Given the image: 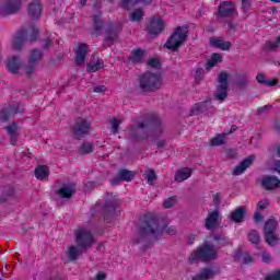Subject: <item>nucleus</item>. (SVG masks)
I'll return each mask as SVG.
<instances>
[{
    "mask_svg": "<svg viewBox=\"0 0 280 280\" xmlns=\"http://www.w3.org/2000/svg\"><path fill=\"white\" fill-rule=\"evenodd\" d=\"M163 235V228L159 224V220L154 217H145L138 232V237L135 238V244L143 242H155Z\"/></svg>",
    "mask_w": 280,
    "mask_h": 280,
    "instance_id": "nucleus-1",
    "label": "nucleus"
},
{
    "mask_svg": "<svg viewBox=\"0 0 280 280\" xmlns=\"http://www.w3.org/2000/svg\"><path fill=\"white\" fill-rule=\"evenodd\" d=\"M163 86V78L159 72H145L139 78V89L143 93L159 91Z\"/></svg>",
    "mask_w": 280,
    "mask_h": 280,
    "instance_id": "nucleus-2",
    "label": "nucleus"
},
{
    "mask_svg": "<svg viewBox=\"0 0 280 280\" xmlns=\"http://www.w3.org/2000/svg\"><path fill=\"white\" fill-rule=\"evenodd\" d=\"M218 257V249L213 245H210L209 242H205L201 247L197 250H194L188 261L189 264H197V261H211Z\"/></svg>",
    "mask_w": 280,
    "mask_h": 280,
    "instance_id": "nucleus-3",
    "label": "nucleus"
},
{
    "mask_svg": "<svg viewBox=\"0 0 280 280\" xmlns=\"http://www.w3.org/2000/svg\"><path fill=\"white\" fill-rule=\"evenodd\" d=\"M36 38H38V28L36 26L22 28L13 37L12 47L15 51H20V49L23 48L25 40H36Z\"/></svg>",
    "mask_w": 280,
    "mask_h": 280,
    "instance_id": "nucleus-4",
    "label": "nucleus"
},
{
    "mask_svg": "<svg viewBox=\"0 0 280 280\" xmlns=\"http://www.w3.org/2000/svg\"><path fill=\"white\" fill-rule=\"evenodd\" d=\"M187 34H189V28L187 26H178L166 40L165 47L172 49V51H176V49L182 47L185 44V40H187Z\"/></svg>",
    "mask_w": 280,
    "mask_h": 280,
    "instance_id": "nucleus-5",
    "label": "nucleus"
},
{
    "mask_svg": "<svg viewBox=\"0 0 280 280\" xmlns=\"http://www.w3.org/2000/svg\"><path fill=\"white\" fill-rule=\"evenodd\" d=\"M219 85L214 92L215 102H224L229 97V73L221 72L218 77Z\"/></svg>",
    "mask_w": 280,
    "mask_h": 280,
    "instance_id": "nucleus-6",
    "label": "nucleus"
},
{
    "mask_svg": "<svg viewBox=\"0 0 280 280\" xmlns=\"http://www.w3.org/2000/svg\"><path fill=\"white\" fill-rule=\"evenodd\" d=\"M91 132V122L84 118H78L72 127V135L77 139H82Z\"/></svg>",
    "mask_w": 280,
    "mask_h": 280,
    "instance_id": "nucleus-7",
    "label": "nucleus"
},
{
    "mask_svg": "<svg viewBox=\"0 0 280 280\" xmlns=\"http://www.w3.org/2000/svg\"><path fill=\"white\" fill-rule=\"evenodd\" d=\"M77 244L80 248H91L93 246V233L86 229H80L75 233Z\"/></svg>",
    "mask_w": 280,
    "mask_h": 280,
    "instance_id": "nucleus-8",
    "label": "nucleus"
},
{
    "mask_svg": "<svg viewBox=\"0 0 280 280\" xmlns=\"http://www.w3.org/2000/svg\"><path fill=\"white\" fill-rule=\"evenodd\" d=\"M23 0H4L0 4V16H8L10 14H16L21 10Z\"/></svg>",
    "mask_w": 280,
    "mask_h": 280,
    "instance_id": "nucleus-9",
    "label": "nucleus"
},
{
    "mask_svg": "<svg viewBox=\"0 0 280 280\" xmlns=\"http://www.w3.org/2000/svg\"><path fill=\"white\" fill-rule=\"evenodd\" d=\"M147 30L149 32V34H151L152 36H156L159 34H161V32H163V30H165V21H163V19L159 18V16H153L148 26Z\"/></svg>",
    "mask_w": 280,
    "mask_h": 280,
    "instance_id": "nucleus-10",
    "label": "nucleus"
},
{
    "mask_svg": "<svg viewBox=\"0 0 280 280\" xmlns=\"http://www.w3.org/2000/svg\"><path fill=\"white\" fill-rule=\"evenodd\" d=\"M199 113H206V115H213L215 113V107L211 105V100L195 104L192 114L199 115Z\"/></svg>",
    "mask_w": 280,
    "mask_h": 280,
    "instance_id": "nucleus-11",
    "label": "nucleus"
},
{
    "mask_svg": "<svg viewBox=\"0 0 280 280\" xmlns=\"http://www.w3.org/2000/svg\"><path fill=\"white\" fill-rule=\"evenodd\" d=\"M43 13V3L38 0H34L28 3L27 5V14L30 19L33 21H36L37 19H40V14Z\"/></svg>",
    "mask_w": 280,
    "mask_h": 280,
    "instance_id": "nucleus-12",
    "label": "nucleus"
},
{
    "mask_svg": "<svg viewBox=\"0 0 280 280\" xmlns=\"http://www.w3.org/2000/svg\"><path fill=\"white\" fill-rule=\"evenodd\" d=\"M236 12L235 3L230 1H224L219 5V16H233Z\"/></svg>",
    "mask_w": 280,
    "mask_h": 280,
    "instance_id": "nucleus-13",
    "label": "nucleus"
},
{
    "mask_svg": "<svg viewBox=\"0 0 280 280\" xmlns=\"http://www.w3.org/2000/svg\"><path fill=\"white\" fill-rule=\"evenodd\" d=\"M218 220H220V212L214 210L208 213V217L205 220V226L208 231L218 229Z\"/></svg>",
    "mask_w": 280,
    "mask_h": 280,
    "instance_id": "nucleus-14",
    "label": "nucleus"
},
{
    "mask_svg": "<svg viewBox=\"0 0 280 280\" xmlns=\"http://www.w3.org/2000/svg\"><path fill=\"white\" fill-rule=\"evenodd\" d=\"M75 62L80 67L86 60V54H89V46L86 44H80L75 49Z\"/></svg>",
    "mask_w": 280,
    "mask_h": 280,
    "instance_id": "nucleus-15",
    "label": "nucleus"
},
{
    "mask_svg": "<svg viewBox=\"0 0 280 280\" xmlns=\"http://www.w3.org/2000/svg\"><path fill=\"white\" fill-rule=\"evenodd\" d=\"M75 194V184H63L57 189V196L69 199Z\"/></svg>",
    "mask_w": 280,
    "mask_h": 280,
    "instance_id": "nucleus-16",
    "label": "nucleus"
},
{
    "mask_svg": "<svg viewBox=\"0 0 280 280\" xmlns=\"http://www.w3.org/2000/svg\"><path fill=\"white\" fill-rule=\"evenodd\" d=\"M261 185L267 191L277 189L280 185V179L277 176H265L262 177Z\"/></svg>",
    "mask_w": 280,
    "mask_h": 280,
    "instance_id": "nucleus-17",
    "label": "nucleus"
},
{
    "mask_svg": "<svg viewBox=\"0 0 280 280\" xmlns=\"http://www.w3.org/2000/svg\"><path fill=\"white\" fill-rule=\"evenodd\" d=\"M23 67V61L21 57L13 56L7 59V69L10 73H19V70Z\"/></svg>",
    "mask_w": 280,
    "mask_h": 280,
    "instance_id": "nucleus-18",
    "label": "nucleus"
},
{
    "mask_svg": "<svg viewBox=\"0 0 280 280\" xmlns=\"http://www.w3.org/2000/svg\"><path fill=\"white\" fill-rule=\"evenodd\" d=\"M19 113H21V110H19V104L11 105L0 112V121H8L10 117H14V115H19Z\"/></svg>",
    "mask_w": 280,
    "mask_h": 280,
    "instance_id": "nucleus-19",
    "label": "nucleus"
},
{
    "mask_svg": "<svg viewBox=\"0 0 280 280\" xmlns=\"http://www.w3.org/2000/svg\"><path fill=\"white\" fill-rule=\"evenodd\" d=\"M255 161V155L247 156L240 165H237L234 171V176H241V174H244L245 170H248L249 166L253 165V162Z\"/></svg>",
    "mask_w": 280,
    "mask_h": 280,
    "instance_id": "nucleus-20",
    "label": "nucleus"
},
{
    "mask_svg": "<svg viewBox=\"0 0 280 280\" xmlns=\"http://www.w3.org/2000/svg\"><path fill=\"white\" fill-rule=\"evenodd\" d=\"M210 46L222 49V51H229L231 49V42H225L222 37H212L210 38Z\"/></svg>",
    "mask_w": 280,
    "mask_h": 280,
    "instance_id": "nucleus-21",
    "label": "nucleus"
},
{
    "mask_svg": "<svg viewBox=\"0 0 280 280\" xmlns=\"http://www.w3.org/2000/svg\"><path fill=\"white\" fill-rule=\"evenodd\" d=\"M143 130H145V124L139 122L137 126H131L130 135L135 137L138 135L136 139H148V135H143Z\"/></svg>",
    "mask_w": 280,
    "mask_h": 280,
    "instance_id": "nucleus-22",
    "label": "nucleus"
},
{
    "mask_svg": "<svg viewBox=\"0 0 280 280\" xmlns=\"http://www.w3.org/2000/svg\"><path fill=\"white\" fill-rule=\"evenodd\" d=\"M245 215H246V209H244V207H240L236 210L231 212L230 220L236 223L244 222Z\"/></svg>",
    "mask_w": 280,
    "mask_h": 280,
    "instance_id": "nucleus-23",
    "label": "nucleus"
},
{
    "mask_svg": "<svg viewBox=\"0 0 280 280\" xmlns=\"http://www.w3.org/2000/svg\"><path fill=\"white\" fill-rule=\"evenodd\" d=\"M7 135L11 139V145H16V139L19 138V127H16V124L7 127Z\"/></svg>",
    "mask_w": 280,
    "mask_h": 280,
    "instance_id": "nucleus-24",
    "label": "nucleus"
},
{
    "mask_svg": "<svg viewBox=\"0 0 280 280\" xmlns=\"http://www.w3.org/2000/svg\"><path fill=\"white\" fill-rule=\"evenodd\" d=\"M35 178L37 180H47L49 178V167L45 165H39L35 170Z\"/></svg>",
    "mask_w": 280,
    "mask_h": 280,
    "instance_id": "nucleus-25",
    "label": "nucleus"
},
{
    "mask_svg": "<svg viewBox=\"0 0 280 280\" xmlns=\"http://www.w3.org/2000/svg\"><path fill=\"white\" fill-rule=\"evenodd\" d=\"M190 177H191V168L184 167L176 172L175 182L183 183L184 180H187V178H190Z\"/></svg>",
    "mask_w": 280,
    "mask_h": 280,
    "instance_id": "nucleus-26",
    "label": "nucleus"
},
{
    "mask_svg": "<svg viewBox=\"0 0 280 280\" xmlns=\"http://www.w3.org/2000/svg\"><path fill=\"white\" fill-rule=\"evenodd\" d=\"M215 277V272L212 269L206 268L202 269L199 273H197L192 280H209Z\"/></svg>",
    "mask_w": 280,
    "mask_h": 280,
    "instance_id": "nucleus-27",
    "label": "nucleus"
},
{
    "mask_svg": "<svg viewBox=\"0 0 280 280\" xmlns=\"http://www.w3.org/2000/svg\"><path fill=\"white\" fill-rule=\"evenodd\" d=\"M152 3V0H122L120 5L122 10H132L137 5V3Z\"/></svg>",
    "mask_w": 280,
    "mask_h": 280,
    "instance_id": "nucleus-28",
    "label": "nucleus"
},
{
    "mask_svg": "<svg viewBox=\"0 0 280 280\" xmlns=\"http://www.w3.org/2000/svg\"><path fill=\"white\" fill-rule=\"evenodd\" d=\"M277 226H279V222L275 219H269L264 226V233L265 235H270L277 231Z\"/></svg>",
    "mask_w": 280,
    "mask_h": 280,
    "instance_id": "nucleus-29",
    "label": "nucleus"
},
{
    "mask_svg": "<svg viewBox=\"0 0 280 280\" xmlns=\"http://www.w3.org/2000/svg\"><path fill=\"white\" fill-rule=\"evenodd\" d=\"M40 60H43V51L33 49L28 57V65H38Z\"/></svg>",
    "mask_w": 280,
    "mask_h": 280,
    "instance_id": "nucleus-30",
    "label": "nucleus"
},
{
    "mask_svg": "<svg viewBox=\"0 0 280 280\" xmlns=\"http://www.w3.org/2000/svg\"><path fill=\"white\" fill-rule=\"evenodd\" d=\"M163 135V124H161V119L156 118L151 127V137H159Z\"/></svg>",
    "mask_w": 280,
    "mask_h": 280,
    "instance_id": "nucleus-31",
    "label": "nucleus"
},
{
    "mask_svg": "<svg viewBox=\"0 0 280 280\" xmlns=\"http://www.w3.org/2000/svg\"><path fill=\"white\" fill-rule=\"evenodd\" d=\"M218 62H222V55L214 52L206 65L207 71H211V69H213V67H215Z\"/></svg>",
    "mask_w": 280,
    "mask_h": 280,
    "instance_id": "nucleus-32",
    "label": "nucleus"
},
{
    "mask_svg": "<svg viewBox=\"0 0 280 280\" xmlns=\"http://www.w3.org/2000/svg\"><path fill=\"white\" fill-rule=\"evenodd\" d=\"M82 255V247L78 246H71L68 249V257L70 261H75Z\"/></svg>",
    "mask_w": 280,
    "mask_h": 280,
    "instance_id": "nucleus-33",
    "label": "nucleus"
},
{
    "mask_svg": "<svg viewBox=\"0 0 280 280\" xmlns=\"http://www.w3.org/2000/svg\"><path fill=\"white\" fill-rule=\"evenodd\" d=\"M100 16H102V13H98L97 15H94V32L92 33L94 36H97V34H100V32H102V27H104V22L102 21V19H100Z\"/></svg>",
    "mask_w": 280,
    "mask_h": 280,
    "instance_id": "nucleus-34",
    "label": "nucleus"
},
{
    "mask_svg": "<svg viewBox=\"0 0 280 280\" xmlns=\"http://www.w3.org/2000/svg\"><path fill=\"white\" fill-rule=\"evenodd\" d=\"M144 178L148 183V185H154V183H156V172L154 171V168H149L147 171H144Z\"/></svg>",
    "mask_w": 280,
    "mask_h": 280,
    "instance_id": "nucleus-35",
    "label": "nucleus"
},
{
    "mask_svg": "<svg viewBox=\"0 0 280 280\" xmlns=\"http://www.w3.org/2000/svg\"><path fill=\"white\" fill-rule=\"evenodd\" d=\"M143 16H145V13L141 9H136L129 14L130 21H133L135 23L142 21Z\"/></svg>",
    "mask_w": 280,
    "mask_h": 280,
    "instance_id": "nucleus-36",
    "label": "nucleus"
},
{
    "mask_svg": "<svg viewBox=\"0 0 280 280\" xmlns=\"http://www.w3.org/2000/svg\"><path fill=\"white\" fill-rule=\"evenodd\" d=\"M224 141H226V133H218L214 138L210 140V145H224Z\"/></svg>",
    "mask_w": 280,
    "mask_h": 280,
    "instance_id": "nucleus-37",
    "label": "nucleus"
},
{
    "mask_svg": "<svg viewBox=\"0 0 280 280\" xmlns=\"http://www.w3.org/2000/svg\"><path fill=\"white\" fill-rule=\"evenodd\" d=\"M104 67V61L102 59H97L96 61H92L88 65V71L91 73H95V71H100Z\"/></svg>",
    "mask_w": 280,
    "mask_h": 280,
    "instance_id": "nucleus-38",
    "label": "nucleus"
},
{
    "mask_svg": "<svg viewBox=\"0 0 280 280\" xmlns=\"http://www.w3.org/2000/svg\"><path fill=\"white\" fill-rule=\"evenodd\" d=\"M144 55H145V52L142 49L132 50L131 56H130V60L132 62H142Z\"/></svg>",
    "mask_w": 280,
    "mask_h": 280,
    "instance_id": "nucleus-39",
    "label": "nucleus"
},
{
    "mask_svg": "<svg viewBox=\"0 0 280 280\" xmlns=\"http://www.w3.org/2000/svg\"><path fill=\"white\" fill-rule=\"evenodd\" d=\"M118 176L120 177L121 180H126L127 183H130V180L135 178V173L128 170H120L118 172Z\"/></svg>",
    "mask_w": 280,
    "mask_h": 280,
    "instance_id": "nucleus-40",
    "label": "nucleus"
},
{
    "mask_svg": "<svg viewBox=\"0 0 280 280\" xmlns=\"http://www.w3.org/2000/svg\"><path fill=\"white\" fill-rule=\"evenodd\" d=\"M95 150V145L91 142H84L80 148L79 152L80 154H91Z\"/></svg>",
    "mask_w": 280,
    "mask_h": 280,
    "instance_id": "nucleus-41",
    "label": "nucleus"
},
{
    "mask_svg": "<svg viewBox=\"0 0 280 280\" xmlns=\"http://www.w3.org/2000/svg\"><path fill=\"white\" fill-rule=\"evenodd\" d=\"M279 43L277 40L272 42H266L262 49L264 51H277L279 49Z\"/></svg>",
    "mask_w": 280,
    "mask_h": 280,
    "instance_id": "nucleus-42",
    "label": "nucleus"
},
{
    "mask_svg": "<svg viewBox=\"0 0 280 280\" xmlns=\"http://www.w3.org/2000/svg\"><path fill=\"white\" fill-rule=\"evenodd\" d=\"M248 241H249L252 244H259V242H261V236H259V233H257L256 230H252V231L248 233Z\"/></svg>",
    "mask_w": 280,
    "mask_h": 280,
    "instance_id": "nucleus-43",
    "label": "nucleus"
},
{
    "mask_svg": "<svg viewBox=\"0 0 280 280\" xmlns=\"http://www.w3.org/2000/svg\"><path fill=\"white\" fill-rule=\"evenodd\" d=\"M265 242L268 243L269 246H276L279 242V236L271 234H265Z\"/></svg>",
    "mask_w": 280,
    "mask_h": 280,
    "instance_id": "nucleus-44",
    "label": "nucleus"
},
{
    "mask_svg": "<svg viewBox=\"0 0 280 280\" xmlns=\"http://www.w3.org/2000/svg\"><path fill=\"white\" fill-rule=\"evenodd\" d=\"M160 229H163V234L166 233L167 235H176V228L174 225H160Z\"/></svg>",
    "mask_w": 280,
    "mask_h": 280,
    "instance_id": "nucleus-45",
    "label": "nucleus"
},
{
    "mask_svg": "<svg viewBox=\"0 0 280 280\" xmlns=\"http://www.w3.org/2000/svg\"><path fill=\"white\" fill-rule=\"evenodd\" d=\"M110 124H112V132L114 135H117V132H119V126H121V120L114 118L112 119Z\"/></svg>",
    "mask_w": 280,
    "mask_h": 280,
    "instance_id": "nucleus-46",
    "label": "nucleus"
},
{
    "mask_svg": "<svg viewBox=\"0 0 280 280\" xmlns=\"http://www.w3.org/2000/svg\"><path fill=\"white\" fill-rule=\"evenodd\" d=\"M176 205V197H170L168 199L164 200L163 207L164 209H172Z\"/></svg>",
    "mask_w": 280,
    "mask_h": 280,
    "instance_id": "nucleus-47",
    "label": "nucleus"
},
{
    "mask_svg": "<svg viewBox=\"0 0 280 280\" xmlns=\"http://www.w3.org/2000/svg\"><path fill=\"white\" fill-rule=\"evenodd\" d=\"M238 260H241L242 264H250V261H253V257H250L248 253H244L240 256Z\"/></svg>",
    "mask_w": 280,
    "mask_h": 280,
    "instance_id": "nucleus-48",
    "label": "nucleus"
},
{
    "mask_svg": "<svg viewBox=\"0 0 280 280\" xmlns=\"http://www.w3.org/2000/svg\"><path fill=\"white\" fill-rule=\"evenodd\" d=\"M148 65L153 69H159V67L161 66V61L159 59H150L148 61Z\"/></svg>",
    "mask_w": 280,
    "mask_h": 280,
    "instance_id": "nucleus-49",
    "label": "nucleus"
},
{
    "mask_svg": "<svg viewBox=\"0 0 280 280\" xmlns=\"http://www.w3.org/2000/svg\"><path fill=\"white\" fill-rule=\"evenodd\" d=\"M35 71H36V65L28 63V67L25 69L26 75H33Z\"/></svg>",
    "mask_w": 280,
    "mask_h": 280,
    "instance_id": "nucleus-50",
    "label": "nucleus"
},
{
    "mask_svg": "<svg viewBox=\"0 0 280 280\" xmlns=\"http://www.w3.org/2000/svg\"><path fill=\"white\" fill-rule=\"evenodd\" d=\"M266 280H280V270H277L275 273L267 277Z\"/></svg>",
    "mask_w": 280,
    "mask_h": 280,
    "instance_id": "nucleus-51",
    "label": "nucleus"
},
{
    "mask_svg": "<svg viewBox=\"0 0 280 280\" xmlns=\"http://www.w3.org/2000/svg\"><path fill=\"white\" fill-rule=\"evenodd\" d=\"M94 93H106V86L104 85H97L94 88Z\"/></svg>",
    "mask_w": 280,
    "mask_h": 280,
    "instance_id": "nucleus-52",
    "label": "nucleus"
},
{
    "mask_svg": "<svg viewBox=\"0 0 280 280\" xmlns=\"http://www.w3.org/2000/svg\"><path fill=\"white\" fill-rule=\"evenodd\" d=\"M92 280H106V273H104V271H98L96 277Z\"/></svg>",
    "mask_w": 280,
    "mask_h": 280,
    "instance_id": "nucleus-53",
    "label": "nucleus"
},
{
    "mask_svg": "<svg viewBox=\"0 0 280 280\" xmlns=\"http://www.w3.org/2000/svg\"><path fill=\"white\" fill-rule=\"evenodd\" d=\"M265 84H266L267 86H277L278 81H277V79L267 80V81H265Z\"/></svg>",
    "mask_w": 280,
    "mask_h": 280,
    "instance_id": "nucleus-54",
    "label": "nucleus"
},
{
    "mask_svg": "<svg viewBox=\"0 0 280 280\" xmlns=\"http://www.w3.org/2000/svg\"><path fill=\"white\" fill-rule=\"evenodd\" d=\"M256 80H257V82H259V84H266V77L264 75V74H258L257 77H256Z\"/></svg>",
    "mask_w": 280,
    "mask_h": 280,
    "instance_id": "nucleus-55",
    "label": "nucleus"
},
{
    "mask_svg": "<svg viewBox=\"0 0 280 280\" xmlns=\"http://www.w3.org/2000/svg\"><path fill=\"white\" fill-rule=\"evenodd\" d=\"M262 219H264V217L261 215L260 212H255V213H254V220H255V222H261Z\"/></svg>",
    "mask_w": 280,
    "mask_h": 280,
    "instance_id": "nucleus-56",
    "label": "nucleus"
},
{
    "mask_svg": "<svg viewBox=\"0 0 280 280\" xmlns=\"http://www.w3.org/2000/svg\"><path fill=\"white\" fill-rule=\"evenodd\" d=\"M242 5L244 10H248L250 8V0H242Z\"/></svg>",
    "mask_w": 280,
    "mask_h": 280,
    "instance_id": "nucleus-57",
    "label": "nucleus"
},
{
    "mask_svg": "<svg viewBox=\"0 0 280 280\" xmlns=\"http://www.w3.org/2000/svg\"><path fill=\"white\" fill-rule=\"evenodd\" d=\"M165 145H167V141L166 140H158L156 141V147L158 148H165Z\"/></svg>",
    "mask_w": 280,
    "mask_h": 280,
    "instance_id": "nucleus-58",
    "label": "nucleus"
},
{
    "mask_svg": "<svg viewBox=\"0 0 280 280\" xmlns=\"http://www.w3.org/2000/svg\"><path fill=\"white\" fill-rule=\"evenodd\" d=\"M258 207L260 209H266L268 207V200L259 201Z\"/></svg>",
    "mask_w": 280,
    "mask_h": 280,
    "instance_id": "nucleus-59",
    "label": "nucleus"
},
{
    "mask_svg": "<svg viewBox=\"0 0 280 280\" xmlns=\"http://www.w3.org/2000/svg\"><path fill=\"white\" fill-rule=\"evenodd\" d=\"M262 261H265V264H268V261H270V254L269 253H264L262 254Z\"/></svg>",
    "mask_w": 280,
    "mask_h": 280,
    "instance_id": "nucleus-60",
    "label": "nucleus"
},
{
    "mask_svg": "<svg viewBox=\"0 0 280 280\" xmlns=\"http://www.w3.org/2000/svg\"><path fill=\"white\" fill-rule=\"evenodd\" d=\"M115 38H117V34L112 33V34H109V35L106 37V40H107V42H113V40H115Z\"/></svg>",
    "mask_w": 280,
    "mask_h": 280,
    "instance_id": "nucleus-61",
    "label": "nucleus"
},
{
    "mask_svg": "<svg viewBox=\"0 0 280 280\" xmlns=\"http://www.w3.org/2000/svg\"><path fill=\"white\" fill-rule=\"evenodd\" d=\"M121 177H114L113 179H112V185H119V183H121Z\"/></svg>",
    "mask_w": 280,
    "mask_h": 280,
    "instance_id": "nucleus-62",
    "label": "nucleus"
},
{
    "mask_svg": "<svg viewBox=\"0 0 280 280\" xmlns=\"http://www.w3.org/2000/svg\"><path fill=\"white\" fill-rule=\"evenodd\" d=\"M238 84H240L241 86H246V85L248 84V79H247V78L241 79V80L238 81Z\"/></svg>",
    "mask_w": 280,
    "mask_h": 280,
    "instance_id": "nucleus-63",
    "label": "nucleus"
},
{
    "mask_svg": "<svg viewBox=\"0 0 280 280\" xmlns=\"http://www.w3.org/2000/svg\"><path fill=\"white\" fill-rule=\"evenodd\" d=\"M275 170H276V172H278V174H280V161H277L275 163Z\"/></svg>",
    "mask_w": 280,
    "mask_h": 280,
    "instance_id": "nucleus-64",
    "label": "nucleus"
}]
</instances>
